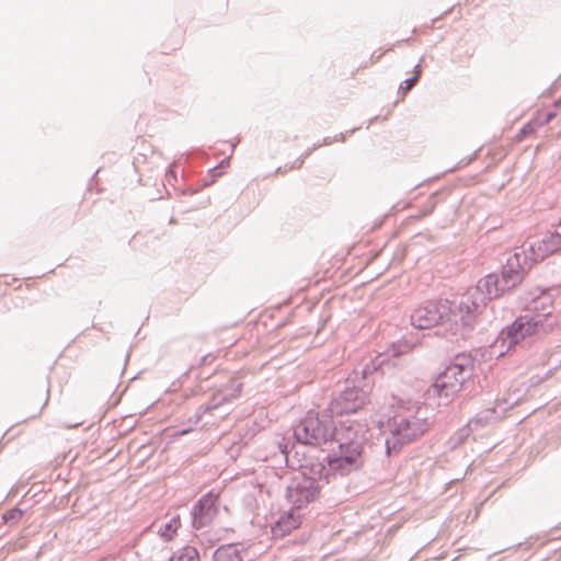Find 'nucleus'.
Here are the masks:
<instances>
[{
  "label": "nucleus",
  "mask_w": 561,
  "mask_h": 561,
  "mask_svg": "<svg viewBox=\"0 0 561 561\" xmlns=\"http://www.w3.org/2000/svg\"><path fill=\"white\" fill-rule=\"evenodd\" d=\"M368 428L359 422L341 423L336 436L337 450L327 457V472L324 479L330 476H348L364 467V446L367 442Z\"/></svg>",
  "instance_id": "1"
},
{
  "label": "nucleus",
  "mask_w": 561,
  "mask_h": 561,
  "mask_svg": "<svg viewBox=\"0 0 561 561\" xmlns=\"http://www.w3.org/2000/svg\"><path fill=\"white\" fill-rule=\"evenodd\" d=\"M473 371V358L468 354H458L435 378L427 394L437 398L443 404L450 403L472 378Z\"/></svg>",
  "instance_id": "2"
},
{
  "label": "nucleus",
  "mask_w": 561,
  "mask_h": 561,
  "mask_svg": "<svg viewBox=\"0 0 561 561\" xmlns=\"http://www.w3.org/2000/svg\"><path fill=\"white\" fill-rule=\"evenodd\" d=\"M411 323L417 329L445 325L453 335H458L461 332L457 313L454 311L453 304L447 299L432 300L419 306L411 314Z\"/></svg>",
  "instance_id": "3"
},
{
  "label": "nucleus",
  "mask_w": 561,
  "mask_h": 561,
  "mask_svg": "<svg viewBox=\"0 0 561 561\" xmlns=\"http://www.w3.org/2000/svg\"><path fill=\"white\" fill-rule=\"evenodd\" d=\"M428 428L430 423L426 417H421L417 413L403 415L398 412L392 417L390 434L386 440L387 456L398 454L403 446L423 436Z\"/></svg>",
  "instance_id": "4"
},
{
  "label": "nucleus",
  "mask_w": 561,
  "mask_h": 561,
  "mask_svg": "<svg viewBox=\"0 0 561 561\" xmlns=\"http://www.w3.org/2000/svg\"><path fill=\"white\" fill-rule=\"evenodd\" d=\"M339 427L334 425L331 411H309L296 426L295 436L306 445H321L336 436Z\"/></svg>",
  "instance_id": "5"
},
{
  "label": "nucleus",
  "mask_w": 561,
  "mask_h": 561,
  "mask_svg": "<svg viewBox=\"0 0 561 561\" xmlns=\"http://www.w3.org/2000/svg\"><path fill=\"white\" fill-rule=\"evenodd\" d=\"M546 327L543 314L520 316L502 332V343L512 348L545 332Z\"/></svg>",
  "instance_id": "6"
},
{
  "label": "nucleus",
  "mask_w": 561,
  "mask_h": 561,
  "mask_svg": "<svg viewBox=\"0 0 561 561\" xmlns=\"http://www.w3.org/2000/svg\"><path fill=\"white\" fill-rule=\"evenodd\" d=\"M320 486L304 472L297 473L287 488L286 497L294 510L300 511L318 500Z\"/></svg>",
  "instance_id": "7"
},
{
  "label": "nucleus",
  "mask_w": 561,
  "mask_h": 561,
  "mask_svg": "<svg viewBox=\"0 0 561 561\" xmlns=\"http://www.w3.org/2000/svg\"><path fill=\"white\" fill-rule=\"evenodd\" d=\"M369 401L368 393L362 389L351 388L343 391L330 403L333 415L355 413Z\"/></svg>",
  "instance_id": "8"
},
{
  "label": "nucleus",
  "mask_w": 561,
  "mask_h": 561,
  "mask_svg": "<svg viewBox=\"0 0 561 561\" xmlns=\"http://www.w3.org/2000/svg\"><path fill=\"white\" fill-rule=\"evenodd\" d=\"M530 266L531 264L526 257H523L520 252H516L510 257L500 278L504 289L507 291L520 284Z\"/></svg>",
  "instance_id": "9"
},
{
  "label": "nucleus",
  "mask_w": 561,
  "mask_h": 561,
  "mask_svg": "<svg viewBox=\"0 0 561 561\" xmlns=\"http://www.w3.org/2000/svg\"><path fill=\"white\" fill-rule=\"evenodd\" d=\"M471 291L476 295L473 305H485L502 296L506 289L496 274H489L479 279Z\"/></svg>",
  "instance_id": "10"
},
{
  "label": "nucleus",
  "mask_w": 561,
  "mask_h": 561,
  "mask_svg": "<svg viewBox=\"0 0 561 561\" xmlns=\"http://www.w3.org/2000/svg\"><path fill=\"white\" fill-rule=\"evenodd\" d=\"M218 494L209 492L205 494L195 505L193 513V526L203 528L208 526L218 513Z\"/></svg>",
  "instance_id": "11"
},
{
  "label": "nucleus",
  "mask_w": 561,
  "mask_h": 561,
  "mask_svg": "<svg viewBox=\"0 0 561 561\" xmlns=\"http://www.w3.org/2000/svg\"><path fill=\"white\" fill-rule=\"evenodd\" d=\"M526 308L534 314H543L545 323L552 314L553 298L546 289L535 288L529 290L525 297Z\"/></svg>",
  "instance_id": "12"
},
{
  "label": "nucleus",
  "mask_w": 561,
  "mask_h": 561,
  "mask_svg": "<svg viewBox=\"0 0 561 561\" xmlns=\"http://www.w3.org/2000/svg\"><path fill=\"white\" fill-rule=\"evenodd\" d=\"M474 298L476 295L469 290L466 298L459 304V306L456 309L454 308L461 328V332L458 333V335H465L472 328L474 313L482 306L473 305Z\"/></svg>",
  "instance_id": "13"
},
{
  "label": "nucleus",
  "mask_w": 561,
  "mask_h": 561,
  "mask_svg": "<svg viewBox=\"0 0 561 561\" xmlns=\"http://www.w3.org/2000/svg\"><path fill=\"white\" fill-rule=\"evenodd\" d=\"M302 516L297 513V510L291 507L290 512L283 515L273 526L272 534L276 538H283L289 535L293 530L300 527Z\"/></svg>",
  "instance_id": "14"
},
{
  "label": "nucleus",
  "mask_w": 561,
  "mask_h": 561,
  "mask_svg": "<svg viewBox=\"0 0 561 561\" xmlns=\"http://www.w3.org/2000/svg\"><path fill=\"white\" fill-rule=\"evenodd\" d=\"M243 550L237 545H226L219 547L214 553L215 561H242Z\"/></svg>",
  "instance_id": "15"
},
{
  "label": "nucleus",
  "mask_w": 561,
  "mask_h": 561,
  "mask_svg": "<svg viewBox=\"0 0 561 561\" xmlns=\"http://www.w3.org/2000/svg\"><path fill=\"white\" fill-rule=\"evenodd\" d=\"M181 527V519L179 516L172 517L158 530L159 535L167 541H170L176 535L178 529Z\"/></svg>",
  "instance_id": "16"
},
{
  "label": "nucleus",
  "mask_w": 561,
  "mask_h": 561,
  "mask_svg": "<svg viewBox=\"0 0 561 561\" xmlns=\"http://www.w3.org/2000/svg\"><path fill=\"white\" fill-rule=\"evenodd\" d=\"M169 561H199V554L194 547L187 546L175 552Z\"/></svg>",
  "instance_id": "17"
},
{
  "label": "nucleus",
  "mask_w": 561,
  "mask_h": 561,
  "mask_svg": "<svg viewBox=\"0 0 561 561\" xmlns=\"http://www.w3.org/2000/svg\"><path fill=\"white\" fill-rule=\"evenodd\" d=\"M417 76H415L414 78L412 79H408L405 82H404V87H402V89L404 90V93H407L409 90H411L413 88V85L416 83L417 81Z\"/></svg>",
  "instance_id": "18"
},
{
  "label": "nucleus",
  "mask_w": 561,
  "mask_h": 561,
  "mask_svg": "<svg viewBox=\"0 0 561 561\" xmlns=\"http://www.w3.org/2000/svg\"><path fill=\"white\" fill-rule=\"evenodd\" d=\"M552 117H553L552 113L547 114L546 118L541 121V124L550 122Z\"/></svg>",
  "instance_id": "19"
},
{
  "label": "nucleus",
  "mask_w": 561,
  "mask_h": 561,
  "mask_svg": "<svg viewBox=\"0 0 561 561\" xmlns=\"http://www.w3.org/2000/svg\"><path fill=\"white\" fill-rule=\"evenodd\" d=\"M398 409L401 410L403 407L401 405V401H397Z\"/></svg>",
  "instance_id": "20"
}]
</instances>
